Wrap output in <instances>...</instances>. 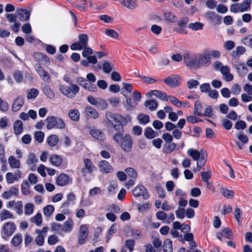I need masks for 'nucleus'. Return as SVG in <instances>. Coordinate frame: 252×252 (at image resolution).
<instances>
[{
	"label": "nucleus",
	"mask_w": 252,
	"mask_h": 252,
	"mask_svg": "<svg viewBox=\"0 0 252 252\" xmlns=\"http://www.w3.org/2000/svg\"><path fill=\"white\" fill-rule=\"evenodd\" d=\"M124 133V128L123 131H117V133L113 135V139L124 151L129 153L131 152L133 145L132 138L128 133L123 136Z\"/></svg>",
	"instance_id": "obj_1"
},
{
	"label": "nucleus",
	"mask_w": 252,
	"mask_h": 252,
	"mask_svg": "<svg viewBox=\"0 0 252 252\" xmlns=\"http://www.w3.org/2000/svg\"><path fill=\"white\" fill-rule=\"evenodd\" d=\"M105 116L108 122L116 132L123 131L124 126L127 124L126 118L121 115L114 114L111 112L107 111L105 113Z\"/></svg>",
	"instance_id": "obj_2"
},
{
	"label": "nucleus",
	"mask_w": 252,
	"mask_h": 252,
	"mask_svg": "<svg viewBox=\"0 0 252 252\" xmlns=\"http://www.w3.org/2000/svg\"><path fill=\"white\" fill-rule=\"evenodd\" d=\"M47 123V128L48 129H52L54 127L59 129H63L65 124L63 120L60 118L54 116H49L46 119Z\"/></svg>",
	"instance_id": "obj_3"
},
{
	"label": "nucleus",
	"mask_w": 252,
	"mask_h": 252,
	"mask_svg": "<svg viewBox=\"0 0 252 252\" xmlns=\"http://www.w3.org/2000/svg\"><path fill=\"white\" fill-rule=\"evenodd\" d=\"M251 4V0H244L242 3H237L232 4L230 6V10L233 13L243 12L250 7Z\"/></svg>",
	"instance_id": "obj_4"
},
{
	"label": "nucleus",
	"mask_w": 252,
	"mask_h": 252,
	"mask_svg": "<svg viewBox=\"0 0 252 252\" xmlns=\"http://www.w3.org/2000/svg\"><path fill=\"white\" fill-rule=\"evenodd\" d=\"M184 59L186 64L189 67L199 66L198 56L196 55L186 53L184 55Z\"/></svg>",
	"instance_id": "obj_5"
},
{
	"label": "nucleus",
	"mask_w": 252,
	"mask_h": 252,
	"mask_svg": "<svg viewBox=\"0 0 252 252\" xmlns=\"http://www.w3.org/2000/svg\"><path fill=\"white\" fill-rule=\"evenodd\" d=\"M163 82L167 85L174 88L180 85L181 78L178 75L171 74L164 79Z\"/></svg>",
	"instance_id": "obj_6"
},
{
	"label": "nucleus",
	"mask_w": 252,
	"mask_h": 252,
	"mask_svg": "<svg viewBox=\"0 0 252 252\" xmlns=\"http://www.w3.org/2000/svg\"><path fill=\"white\" fill-rule=\"evenodd\" d=\"M84 167L81 170L82 176L86 177L87 174H92L95 169V166L89 158H84L83 160Z\"/></svg>",
	"instance_id": "obj_7"
},
{
	"label": "nucleus",
	"mask_w": 252,
	"mask_h": 252,
	"mask_svg": "<svg viewBox=\"0 0 252 252\" xmlns=\"http://www.w3.org/2000/svg\"><path fill=\"white\" fill-rule=\"evenodd\" d=\"M132 193L135 197L142 196L144 200L148 199L150 197L146 188L143 185H138L135 187L132 191Z\"/></svg>",
	"instance_id": "obj_8"
},
{
	"label": "nucleus",
	"mask_w": 252,
	"mask_h": 252,
	"mask_svg": "<svg viewBox=\"0 0 252 252\" xmlns=\"http://www.w3.org/2000/svg\"><path fill=\"white\" fill-rule=\"evenodd\" d=\"M198 64L199 65L209 66L211 63V60L207 50L204 51L198 56Z\"/></svg>",
	"instance_id": "obj_9"
},
{
	"label": "nucleus",
	"mask_w": 252,
	"mask_h": 252,
	"mask_svg": "<svg viewBox=\"0 0 252 252\" xmlns=\"http://www.w3.org/2000/svg\"><path fill=\"white\" fill-rule=\"evenodd\" d=\"M60 90L63 94H76L79 91V87L74 84H71L70 87H66L64 85H61Z\"/></svg>",
	"instance_id": "obj_10"
},
{
	"label": "nucleus",
	"mask_w": 252,
	"mask_h": 252,
	"mask_svg": "<svg viewBox=\"0 0 252 252\" xmlns=\"http://www.w3.org/2000/svg\"><path fill=\"white\" fill-rule=\"evenodd\" d=\"M15 230V224L14 222L11 221L5 223L2 227V232L7 237L11 236Z\"/></svg>",
	"instance_id": "obj_11"
},
{
	"label": "nucleus",
	"mask_w": 252,
	"mask_h": 252,
	"mask_svg": "<svg viewBox=\"0 0 252 252\" xmlns=\"http://www.w3.org/2000/svg\"><path fill=\"white\" fill-rule=\"evenodd\" d=\"M90 134L94 138L99 141L104 142L106 140L105 133L100 129H91L90 130Z\"/></svg>",
	"instance_id": "obj_12"
},
{
	"label": "nucleus",
	"mask_w": 252,
	"mask_h": 252,
	"mask_svg": "<svg viewBox=\"0 0 252 252\" xmlns=\"http://www.w3.org/2000/svg\"><path fill=\"white\" fill-rule=\"evenodd\" d=\"M205 17L215 25H219L221 22V17L214 12L208 11L205 14Z\"/></svg>",
	"instance_id": "obj_13"
},
{
	"label": "nucleus",
	"mask_w": 252,
	"mask_h": 252,
	"mask_svg": "<svg viewBox=\"0 0 252 252\" xmlns=\"http://www.w3.org/2000/svg\"><path fill=\"white\" fill-rule=\"evenodd\" d=\"M232 236L233 232L232 230L228 227L223 228L221 229V232H218L216 233L217 238L221 241L222 240L223 236L228 239H231Z\"/></svg>",
	"instance_id": "obj_14"
},
{
	"label": "nucleus",
	"mask_w": 252,
	"mask_h": 252,
	"mask_svg": "<svg viewBox=\"0 0 252 252\" xmlns=\"http://www.w3.org/2000/svg\"><path fill=\"white\" fill-rule=\"evenodd\" d=\"M34 68L40 78L44 81L48 82L50 77L47 72L38 63L35 64Z\"/></svg>",
	"instance_id": "obj_15"
},
{
	"label": "nucleus",
	"mask_w": 252,
	"mask_h": 252,
	"mask_svg": "<svg viewBox=\"0 0 252 252\" xmlns=\"http://www.w3.org/2000/svg\"><path fill=\"white\" fill-rule=\"evenodd\" d=\"M121 93L123 94H141L138 91H133L132 86L129 83H123L122 84Z\"/></svg>",
	"instance_id": "obj_16"
},
{
	"label": "nucleus",
	"mask_w": 252,
	"mask_h": 252,
	"mask_svg": "<svg viewBox=\"0 0 252 252\" xmlns=\"http://www.w3.org/2000/svg\"><path fill=\"white\" fill-rule=\"evenodd\" d=\"M70 178L69 176L64 173H61L56 179V183L59 186L63 187L68 184Z\"/></svg>",
	"instance_id": "obj_17"
},
{
	"label": "nucleus",
	"mask_w": 252,
	"mask_h": 252,
	"mask_svg": "<svg viewBox=\"0 0 252 252\" xmlns=\"http://www.w3.org/2000/svg\"><path fill=\"white\" fill-rule=\"evenodd\" d=\"M98 166L100 171L102 172L108 173L113 169L112 166L106 160H102L99 161Z\"/></svg>",
	"instance_id": "obj_18"
},
{
	"label": "nucleus",
	"mask_w": 252,
	"mask_h": 252,
	"mask_svg": "<svg viewBox=\"0 0 252 252\" xmlns=\"http://www.w3.org/2000/svg\"><path fill=\"white\" fill-rule=\"evenodd\" d=\"M234 66L237 70L239 75L242 76L246 75L248 72V69L245 64L239 62H234Z\"/></svg>",
	"instance_id": "obj_19"
},
{
	"label": "nucleus",
	"mask_w": 252,
	"mask_h": 252,
	"mask_svg": "<svg viewBox=\"0 0 252 252\" xmlns=\"http://www.w3.org/2000/svg\"><path fill=\"white\" fill-rule=\"evenodd\" d=\"M224 79L227 82H230L233 79V75L230 73V69L227 66H224L220 69Z\"/></svg>",
	"instance_id": "obj_20"
},
{
	"label": "nucleus",
	"mask_w": 252,
	"mask_h": 252,
	"mask_svg": "<svg viewBox=\"0 0 252 252\" xmlns=\"http://www.w3.org/2000/svg\"><path fill=\"white\" fill-rule=\"evenodd\" d=\"M24 103V99L22 95H19L14 99L12 106V110L14 112L18 111L23 106Z\"/></svg>",
	"instance_id": "obj_21"
},
{
	"label": "nucleus",
	"mask_w": 252,
	"mask_h": 252,
	"mask_svg": "<svg viewBox=\"0 0 252 252\" xmlns=\"http://www.w3.org/2000/svg\"><path fill=\"white\" fill-rule=\"evenodd\" d=\"M17 16L21 21H27L30 19V13L27 9H19L17 12Z\"/></svg>",
	"instance_id": "obj_22"
},
{
	"label": "nucleus",
	"mask_w": 252,
	"mask_h": 252,
	"mask_svg": "<svg viewBox=\"0 0 252 252\" xmlns=\"http://www.w3.org/2000/svg\"><path fill=\"white\" fill-rule=\"evenodd\" d=\"M121 4L130 9H133L137 6L136 0H121Z\"/></svg>",
	"instance_id": "obj_23"
},
{
	"label": "nucleus",
	"mask_w": 252,
	"mask_h": 252,
	"mask_svg": "<svg viewBox=\"0 0 252 252\" xmlns=\"http://www.w3.org/2000/svg\"><path fill=\"white\" fill-rule=\"evenodd\" d=\"M80 116V112L77 109L70 110L68 112V116L69 118L74 122H78L79 121Z\"/></svg>",
	"instance_id": "obj_24"
},
{
	"label": "nucleus",
	"mask_w": 252,
	"mask_h": 252,
	"mask_svg": "<svg viewBox=\"0 0 252 252\" xmlns=\"http://www.w3.org/2000/svg\"><path fill=\"white\" fill-rule=\"evenodd\" d=\"M85 113L88 117L94 119H96L99 116L98 113L91 106H88L86 108Z\"/></svg>",
	"instance_id": "obj_25"
},
{
	"label": "nucleus",
	"mask_w": 252,
	"mask_h": 252,
	"mask_svg": "<svg viewBox=\"0 0 252 252\" xmlns=\"http://www.w3.org/2000/svg\"><path fill=\"white\" fill-rule=\"evenodd\" d=\"M145 105L148 107L150 110L153 111L157 109L158 103L157 100L151 99L146 100L145 103Z\"/></svg>",
	"instance_id": "obj_26"
},
{
	"label": "nucleus",
	"mask_w": 252,
	"mask_h": 252,
	"mask_svg": "<svg viewBox=\"0 0 252 252\" xmlns=\"http://www.w3.org/2000/svg\"><path fill=\"white\" fill-rule=\"evenodd\" d=\"M14 130L16 135H18L21 134L23 131V123L20 120H17L14 124Z\"/></svg>",
	"instance_id": "obj_27"
},
{
	"label": "nucleus",
	"mask_w": 252,
	"mask_h": 252,
	"mask_svg": "<svg viewBox=\"0 0 252 252\" xmlns=\"http://www.w3.org/2000/svg\"><path fill=\"white\" fill-rule=\"evenodd\" d=\"M50 160L51 163L56 166H60L63 161L62 158L57 155H52L50 158Z\"/></svg>",
	"instance_id": "obj_28"
},
{
	"label": "nucleus",
	"mask_w": 252,
	"mask_h": 252,
	"mask_svg": "<svg viewBox=\"0 0 252 252\" xmlns=\"http://www.w3.org/2000/svg\"><path fill=\"white\" fill-rule=\"evenodd\" d=\"M187 154L195 161L198 160L200 157V152L198 150L193 148L189 149L187 151Z\"/></svg>",
	"instance_id": "obj_29"
},
{
	"label": "nucleus",
	"mask_w": 252,
	"mask_h": 252,
	"mask_svg": "<svg viewBox=\"0 0 252 252\" xmlns=\"http://www.w3.org/2000/svg\"><path fill=\"white\" fill-rule=\"evenodd\" d=\"M163 252H173L172 242L170 239L164 240L163 245Z\"/></svg>",
	"instance_id": "obj_30"
},
{
	"label": "nucleus",
	"mask_w": 252,
	"mask_h": 252,
	"mask_svg": "<svg viewBox=\"0 0 252 252\" xmlns=\"http://www.w3.org/2000/svg\"><path fill=\"white\" fill-rule=\"evenodd\" d=\"M22 236L20 233H17L14 236L11 241V243L15 247L19 246L22 242Z\"/></svg>",
	"instance_id": "obj_31"
},
{
	"label": "nucleus",
	"mask_w": 252,
	"mask_h": 252,
	"mask_svg": "<svg viewBox=\"0 0 252 252\" xmlns=\"http://www.w3.org/2000/svg\"><path fill=\"white\" fill-rule=\"evenodd\" d=\"M8 162L12 168H19L20 166V161L16 159L15 157L13 156L9 157Z\"/></svg>",
	"instance_id": "obj_32"
},
{
	"label": "nucleus",
	"mask_w": 252,
	"mask_h": 252,
	"mask_svg": "<svg viewBox=\"0 0 252 252\" xmlns=\"http://www.w3.org/2000/svg\"><path fill=\"white\" fill-rule=\"evenodd\" d=\"M59 141V138L57 135L55 134H52L48 137L47 138V142L48 144L51 147L56 146Z\"/></svg>",
	"instance_id": "obj_33"
},
{
	"label": "nucleus",
	"mask_w": 252,
	"mask_h": 252,
	"mask_svg": "<svg viewBox=\"0 0 252 252\" xmlns=\"http://www.w3.org/2000/svg\"><path fill=\"white\" fill-rule=\"evenodd\" d=\"M137 119L140 124L146 125L150 122V119L149 115L140 114L137 116Z\"/></svg>",
	"instance_id": "obj_34"
},
{
	"label": "nucleus",
	"mask_w": 252,
	"mask_h": 252,
	"mask_svg": "<svg viewBox=\"0 0 252 252\" xmlns=\"http://www.w3.org/2000/svg\"><path fill=\"white\" fill-rule=\"evenodd\" d=\"M88 37L86 34H81L79 36V41L78 43L84 48L88 45Z\"/></svg>",
	"instance_id": "obj_35"
},
{
	"label": "nucleus",
	"mask_w": 252,
	"mask_h": 252,
	"mask_svg": "<svg viewBox=\"0 0 252 252\" xmlns=\"http://www.w3.org/2000/svg\"><path fill=\"white\" fill-rule=\"evenodd\" d=\"M164 19L169 22L174 23L177 21V17L170 12H166L164 13Z\"/></svg>",
	"instance_id": "obj_36"
},
{
	"label": "nucleus",
	"mask_w": 252,
	"mask_h": 252,
	"mask_svg": "<svg viewBox=\"0 0 252 252\" xmlns=\"http://www.w3.org/2000/svg\"><path fill=\"white\" fill-rule=\"evenodd\" d=\"M21 191L24 195H29L31 191L30 190V186L27 180H24L21 184Z\"/></svg>",
	"instance_id": "obj_37"
},
{
	"label": "nucleus",
	"mask_w": 252,
	"mask_h": 252,
	"mask_svg": "<svg viewBox=\"0 0 252 252\" xmlns=\"http://www.w3.org/2000/svg\"><path fill=\"white\" fill-rule=\"evenodd\" d=\"M73 221L71 219L66 220L63 224L62 230L65 232H70L72 230Z\"/></svg>",
	"instance_id": "obj_38"
},
{
	"label": "nucleus",
	"mask_w": 252,
	"mask_h": 252,
	"mask_svg": "<svg viewBox=\"0 0 252 252\" xmlns=\"http://www.w3.org/2000/svg\"><path fill=\"white\" fill-rule=\"evenodd\" d=\"M220 192L227 198H232L234 195V192L232 190H229L223 187L220 188Z\"/></svg>",
	"instance_id": "obj_39"
},
{
	"label": "nucleus",
	"mask_w": 252,
	"mask_h": 252,
	"mask_svg": "<svg viewBox=\"0 0 252 252\" xmlns=\"http://www.w3.org/2000/svg\"><path fill=\"white\" fill-rule=\"evenodd\" d=\"M176 144L172 142L167 143L164 145V150L166 153H172L176 148Z\"/></svg>",
	"instance_id": "obj_40"
},
{
	"label": "nucleus",
	"mask_w": 252,
	"mask_h": 252,
	"mask_svg": "<svg viewBox=\"0 0 252 252\" xmlns=\"http://www.w3.org/2000/svg\"><path fill=\"white\" fill-rule=\"evenodd\" d=\"M203 24L202 23L196 22L189 24L188 28L193 31L201 30L203 29Z\"/></svg>",
	"instance_id": "obj_41"
},
{
	"label": "nucleus",
	"mask_w": 252,
	"mask_h": 252,
	"mask_svg": "<svg viewBox=\"0 0 252 252\" xmlns=\"http://www.w3.org/2000/svg\"><path fill=\"white\" fill-rule=\"evenodd\" d=\"M135 244V241L133 239H128L125 242V244L123 248L127 249L129 252H132L134 250V247Z\"/></svg>",
	"instance_id": "obj_42"
},
{
	"label": "nucleus",
	"mask_w": 252,
	"mask_h": 252,
	"mask_svg": "<svg viewBox=\"0 0 252 252\" xmlns=\"http://www.w3.org/2000/svg\"><path fill=\"white\" fill-rule=\"evenodd\" d=\"M144 135L147 138L152 139L155 138V132L151 127H147L146 128L144 132Z\"/></svg>",
	"instance_id": "obj_43"
},
{
	"label": "nucleus",
	"mask_w": 252,
	"mask_h": 252,
	"mask_svg": "<svg viewBox=\"0 0 252 252\" xmlns=\"http://www.w3.org/2000/svg\"><path fill=\"white\" fill-rule=\"evenodd\" d=\"M138 77L143 83L146 84H152L156 82V80L151 77H147L139 75Z\"/></svg>",
	"instance_id": "obj_44"
},
{
	"label": "nucleus",
	"mask_w": 252,
	"mask_h": 252,
	"mask_svg": "<svg viewBox=\"0 0 252 252\" xmlns=\"http://www.w3.org/2000/svg\"><path fill=\"white\" fill-rule=\"evenodd\" d=\"M54 207L51 205H48L43 208L44 215L47 217L50 216L54 211Z\"/></svg>",
	"instance_id": "obj_45"
},
{
	"label": "nucleus",
	"mask_w": 252,
	"mask_h": 252,
	"mask_svg": "<svg viewBox=\"0 0 252 252\" xmlns=\"http://www.w3.org/2000/svg\"><path fill=\"white\" fill-rule=\"evenodd\" d=\"M246 51L245 47L243 46H238L236 48V49L233 51L232 53V56L236 58V57L243 55L245 53Z\"/></svg>",
	"instance_id": "obj_46"
},
{
	"label": "nucleus",
	"mask_w": 252,
	"mask_h": 252,
	"mask_svg": "<svg viewBox=\"0 0 252 252\" xmlns=\"http://www.w3.org/2000/svg\"><path fill=\"white\" fill-rule=\"evenodd\" d=\"M197 116H206L208 117H212L213 116L212 114V108L211 106H208L204 110V113H197Z\"/></svg>",
	"instance_id": "obj_47"
},
{
	"label": "nucleus",
	"mask_w": 252,
	"mask_h": 252,
	"mask_svg": "<svg viewBox=\"0 0 252 252\" xmlns=\"http://www.w3.org/2000/svg\"><path fill=\"white\" fill-rule=\"evenodd\" d=\"M12 214L9 211L5 209L3 210L0 213V218L1 220L12 218Z\"/></svg>",
	"instance_id": "obj_48"
},
{
	"label": "nucleus",
	"mask_w": 252,
	"mask_h": 252,
	"mask_svg": "<svg viewBox=\"0 0 252 252\" xmlns=\"http://www.w3.org/2000/svg\"><path fill=\"white\" fill-rule=\"evenodd\" d=\"M237 137L238 140L242 143V144H246L249 141L248 136L245 135L243 132H240L237 135Z\"/></svg>",
	"instance_id": "obj_49"
},
{
	"label": "nucleus",
	"mask_w": 252,
	"mask_h": 252,
	"mask_svg": "<svg viewBox=\"0 0 252 252\" xmlns=\"http://www.w3.org/2000/svg\"><path fill=\"white\" fill-rule=\"evenodd\" d=\"M187 121L188 123L193 124L198 122H202L203 120L200 118L194 116L190 115L187 117Z\"/></svg>",
	"instance_id": "obj_50"
},
{
	"label": "nucleus",
	"mask_w": 252,
	"mask_h": 252,
	"mask_svg": "<svg viewBox=\"0 0 252 252\" xmlns=\"http://www.w3.org/2000/svg\"><path fill=\"white\" fill-rule=\"evenodd\" d=\"M38 161L37 158H36L35 155L33 153H30L28 159L27 160V163L30 165L32 164H34L36 163Z\"/></svg>",
	"instance_id": "obj_51"
},
{
	"label": "nucleus",
	"mask_w": 252,
	"mask_h": 252,
	"mask_svg": "<svg viewBox=\"0 0 252 252\" xmlns=\"http://www.w3.org/2000/svg\"><path fill=\"white\" fill-rule=\"evenodd\" d=\"M32 221L34 222L36 225L39 226L42 222V216L40 213L36 214L35 216L31 219Z\"/></svg>",
	"instance_id": "obj_52"
},
{
	"label": "nucleus",
	"mask_w": 252,
	"mask_h": 252,
	"mask_svg": "<svg viewBox=\"0 0 252 252\" xmlns=\"http://www.w3.org/2000/svg\"><path fill=\"white\" fill-rule=\"evenodd\" d=\"M125 171L126 173V174H127V175L131 178H132L133 179H136L137 177V173L134 170V169H133V168H131V167L127 168L125 170Z\"/></svg>",
	"instance_id": "obj_53"
},
{
	"label": "nucleus",
	"mask_w": 252,
	"mask_h": 252,
	"mask_svg": "<svg viewBox=\"0 0 252 252\" xmlns=\"http://www.w3.org/2000/svg\"><path fill=\"white\" fill-rule=\"evenodd\" d=\"M6 182L8 184L13 183L15 181L18 180L16 176L13 175L12 173L8 172L6 174Z\"/></svg>",
	"instance_id": "obj_54"
},
{
	"label": "nucleus",
	"mask_w": 252,
	"mask_h": 252,
	"mask_svg": "<svg viewBox=\"0 0 252 252\" xmlns=\"http://www.w3.org/2000/svg\"><path fill=\"white\" fill-rule=\"evenodd\" d=\"M34 205L32 203H28L25 206V213L26 215H30L33 212Z\"/></svg>",
	"instance_id": "obj_55"
},
{
	"label": "nucleus",
	"mask_w": 252,
	"mask_h": 252,
	"mask_svg": "<svg viewBox=\"0 0 252 252\" xmlns=\"http://www.w3.org/2000/svg\"><path fill=\"white\" fill-rule=\"evenodd\" d=\"M242 42L246 46L252 48V35H248L242 39Z\"/></svg>",
	"instance_id": "obj_56"
},
{
	"label": "nucleus",
	"mask_w": 252,
	"mask_h": 252,
	"mask_svg": "<svg viewBox=\"0 0 252 252\" xmlns=\"http://www.w3.org/2000/svg\"><path fill=\"white\" fill-rule=\"evenodd\" d=\"M207 51L211 59L212 58L219 59L220 57V53L218 50H213Z\"/></svg>",
	"instance_id": "obj_57"
},
{
	"label": "nucleus",
	"mask_w": 252,
	"mask_h": 252,
	"mask_svg": "<svg viewBox=\"0 0 252 252\" xmlns=\"http://www.w3.org/2000/svg\"><path fill=\"white\" fill-rule=\"evenodd\" d=\"M102 67L104 72L108 73L112 70L113 65L110 63L105 61L103 63Z\"/></svg>",
	"instance_id": "obj_58"
},
{
	"label": "nucleus",
	"mask_w": 252,
	"mask_h": 252,
	"mask_svg": "<svg viewBox=\"0 0 252 252\" xmlns=\"http://www.w3.org/2000/svg\"><path fill=\"white\" fill-rule=\"evenodd\" d=\"M96 106L100 109H105L108 106V104L104 99H99L97 100Z\"/></svg>",
	"instance_id": "obj_59"
},
{
	"label": "nucleus",
	"mask_w": 252,
	"mask_h": 252,
	"mask_svg": "<svg viewBox=\"0 0 252 252\" xmlns=\"http://www.w3.org/2000/svg\"><path fill=\"white\" fill-rule=\"evenodd\" d=\"M170 101L175 105L177 107H181L182 106L183 102L180 101L178 99L175 97L174 96L168 95Z\"/></svg>",
	"instance_id": "obj_60"
},
{
	"label": "nucleus",
	"mask_w": 252,
	"mask_h": 252,
	"mask_svg": "<svg viewBox=\"0 0 252 252\" xmlns=\"http://www.w3.org/2000/svg\"><path fill=\"white\" fill-rule=\"evenodd\" d=\"M105 32L107 35L112 38L117 39L119 37V34L116 31L112 29H106Z\"/></svg>",
	"instance_id": "obj_61"
},
{
	"label": "nucleus",
	"mask_w": 252,
	"mask_h": 252,
	"mask_svg": "<svg viewBox=\"0 0 252 252\" xmlns=\"http://www.w3.org/2000/svg\"><path fill=\"white\" fill-rule=\"evenodd\" d=\"M44 137V134L42 131H36L34 133V138L39 143L43 142Z\"/></svg>",
	"instance_id": "obj_62"
},
{
	"label": "nucleus",
	"mask_w": 252,
	"mask_h": 252,
	"mask_svg": "<svg viewBox=\"0 0 252 252\" xmlns=\"http://www.w3.org/2000/svg\"><path fill=\"white\" fill-rule=\"evenodd\" d=\"M246 127V123L242 120L237 122L235 125V128L237 130H243Z\"/></svg>",
	"instance_id": "obj_63"
},
{
	"label": "nucleus",
	"mask_w": 252,
	"mask_h": 252,
	"mask_svg": "<svg viewBox=\"0 0 252 252\" xmlns=\"http://www.w3.org/2000/svg\"><path fill=\"white\" fill-rule=\"evenodd\" d=\"M235 44L233 41L231 40L226 41L224 42L223 48L227 51L232 50L234 47Z\"/></svg>",
	"instance_id": "obj_64"
}]
</instances>
